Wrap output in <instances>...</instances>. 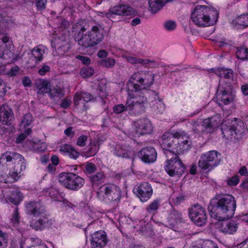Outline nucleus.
I'll return each mask as SVG.
<instances>
[{
  "label": "nucleus",
  "instance_id": "f257e3e1",
  "mask_svg": "<svg viewBox=\"0 0 248 248\" xmlns=\"http://www.w3.org/2000/svg\"><path fill=\"white\" fill-rule=\"evenodd\" d=\"M72 31L76 42L84 48L97 46L104 40L105 35L104 27L99 24L93 25L87 31L86 25L76 23L73 26Z\"/></svg>",
  "mask_w": 248,
  "mask_h": 248
},
{
  "label": "nucleus",
  "instance_id": "f03ea898",
  "mask_svg": "<svg viewBox=\"0 0 248 248\" xmlns=\"http://www.w3.org/2000/svg\"><path fill=\"white\" fill-rule=\"evenodd\" d=\"M211 204L216 217L222 220L232 217L236 209L235 198L229 194L217 195L211 200Z\"/></svg>",
  "mask_w": 248,
  "mask_h": 248
},
{
  "label": "nucleus",
  "instance_id": "7ed1b4c3",
  "mask_svg": "<svg viewBox=\"0 0 248 248\" xmlns=\"http://www.w3.org/2000/svg\"><path fill=\"white\" fill-rule=\"evenodd\" d=\"M217 10L205 5L196 6L191 13L192 21L199 27L209 26L215 24L218 19Z\"/></svg>",
  "mask_w": 248,
  "mask_h": 248
},
{
  "label": "nucleus",
  "instance_id": "20e7f679",
  "mask_svg": "<svg viewBox=\"0 0 248 248\" xmlns=\"http://www.w3.org/2000/svg\"><path fill=\"white\" fill-rule=\"evenodd\" d=\"M174 138L183 140L181 142L178 143L180 147L179 152H182L188 150L190 148L191 141L185 132L184 131H177L172 133L167 132L162 136L161 140L162 148L166 150V152L170 151L169 149L171 148L174 143Z\"/></svg>",
  "mask_w": 248,
  "mask_h": 248
},
{
  "label": "nucleus",
  "instance_id": "39448f33",
  "mask_svg": "<svg viewBox=\"0 0 248 248\" xmlns=\"http://www.w3.org/2000/svg\"><path fill=\"white\" fill-rule=\"evenodd\" d=\"M128 94L130 99H127L126 102V108L129 110L144 111L147 103V98L141 90L128 89Z\"/></svg>",
  "mask_w": 248,
  "mask_h": 248
},
{
  "label": "nucleus",
  "instance_id": "423d86ee",
  "mask_svg": "<svg viewBox=\"0 0 248 248\" xmlns=\"http://www.w3.org/2000/svg\"><path fill=\"white\" fill-rule=\"evenodd\" d=\"M154 74L151 72L140 71L133 74L129 81L133 83V89L142 90L151 87L154 81Z\"/></svg>",
  "mask_w": 248,
  "mask_h": 248
},
{
  "label": "nucleus",
  "instance_id": "0eeeda50",
  "mask_svg": "<svg viewBox=\"0 0 248 248\" xmlns=\"http://www.w3.org/2000/svg\"><path fill=\"white\" fill-rule=\"evenodd\" d=\"M168 157L165 170L170 176L181 175L185 172V166L178 155L168 151L166 152Z\"/></svg>",
  "mask_w": 248,
  "mask_h": 248
},
{
  "label": "nucleus",
  "instance_id": "6e6552de",
  "mask_svg": "<svg viewBox=\"0 0 248 248\" xmlns=\"http://www.w3.org/2000/svg\"><path fill=\"white\" fill-rule=\"evenodd\" d=\"M59 181L66 188L72 190H77L84 184L82 178L72 172L61 173L59 176Z\"/></svg>",
  "mask_w": 248,
  "mask_h": 248
},
{
  "label": "nucleus",
  "instance_id": "1a4fd4ad",
  "mask_svg": "<svg viewBox=\"0 0 248 248\" xmlns=\"http://www.w3.org/2000/svg\"><path fill=\"white\" fill-rule=\"evenodd\" d=\"M218 155L220 156V154L215 150L203 154L199 161L198 166L205 170L217 166L221 160Z\"/></svg>",
  "mask_w": 248,
  "mask_h": 248
},
{
  "label": "nucleus",
  "instance_id": "9d476101",
  "mask_svg": "<svg viewBox=\"0 0 248 248\" xmlns=\"http://www.w3.org/2000/svg\"><path fill=\"white\" fill-rule=\"evenodd\" d=\"M14 45L7 34H0V58L3 59H13L14 57Z\"/></svg>",
  "mask_w": 248,
  "mask_h": 248
},
{
  "label": "nucleus",
  "instance_id": "9b49d317",
  "mask_svg": "<svg viewBox=\"0 0 248 248\" xmlns=\"http://www.w3.org/2000/svg\"><path fill=\"white\" fill-rule=\"evenodd\" d=\"M189 217L197 225L201 226L205 224L207 214L205 209L199 204H195L188 209Z\"/></svg>",
  "mask_w": 248,
  "mask_h": 248
},
{
  "label": "nucleus",
  "instance_id": "f8f14e48",
  "mask_svg": "<svg viewBox=\"0 0 248 248\" xmlns=\"http://www.w3.org/2000/svg\"><path fill=\"white\" fill-rule=\"evenodd\" d=\"M104 192L105 198L109 202L117 203L120 202L121 198V191L116 186L114 185L104 186Z\"/></svg>",
  "mask_w": 248,
  "mask_h": 248
},
{
  "label": "nucleus",
  "instance_id": "ddd939ff",
  "mask_svg": "<svg viewBox=\"0 0 248 248\" xmlns=\"http://www.w3.org/2000/svg\"><path fill=\"white\" fill-rule=\"evenodd\" d=\"M135 134L138 136L148 134L152 130V124L147 119H141L135 122L133 126Z\"/></svg>",
  "mask_w": 248,
  "mask_h": 248
},
{
  "label": "nucleus",
  "instance_id": "4468645a",
  "mask_svg": "<svg viewBox=\"0 0 248 248\" xmlns=\"http://www.w3.org/2000/svg\"><path fill=\"white\" fill-rule=\"evenodd\" d=\"M11 162L15 166H26L24 157L19 154L14 152H6L0 158V162Z\"/></svg>",
  "mask_w": 248,
  "mask_h": 248
},
{
  "label": "nucleus",
  "instance_id": "2eb2a0df",
  "mask_svg": "<svg viewBox=\"0 0 248 248\" xmlns=\"http://www.w3.org/2000/svg\"><path fill=\"white\" fill-rule=\"evenodd\" d=\"M152 194V187L147 182H142L137 188V195L142 202H146L149 200Z\"/></svg>",
  "mask_w": 248,
  "mask_h": 248
},
{
  "label": "nucleus",
  "instance_id": "dca6fc26",
  "mask_svg": "<svg viewBox=\"0 0 248 248\" xmlns=\"http://www.w3.org/2000/svg\"><path fill=\"white\" fill-rule=\"evenodd\" d=\"M234 96L231 92L224 90L223 87L219 84L217 93V99L219 105H228L232 102Z\"/></svg>",
  "mask_w": 248,
  "mask_h": 248
},
{
  "label": "nucleus",
  "instance_id": "f3484780",
  "mask_svg": "<svg viewBox=\"0 0 248 248\" xmlns=\"http://www.w3.org/2000/svg\"><path fill=\"white\" fill-rule=\"evenodd\" d=\"M108 242L107 235L103 231L95 232L92 235L91 245L93 248H103Z\"/></svg>",
  "mask_w": 248,
  "mask_h": 248
},
{
  "label": "nucleus",
  "instance_id": "a211bd4d",
  "mask_svg": "<svg viewBox=\"0 0 248 248\" xmlns=\"http://www.w3.org/2000/svg\"><path fill=\"white\" fill-rule=\"evenodd\" d=\"M238 228V224L233 220H223L218 223V228L225 234H232L235 232Z\"/></svg>",
  "mask_w": 248,
  "mask_h": 248
},
{
  "label": "nucleus",
  "instance_id": "6ab92c4d",
  "mask_svg": "<svg viewBox=\"0 0 248 248\" xmlns=\"http://www.w3.org/2000/svg\"><path fill=\"white\" fill-rule=\"evenodd\" d=\"M56 51L60 56H62L67 53L71 48L68 38L65 36H62L55 41Z\"/></svg>",
  "mask_w": 248,
  "mask_h": 248
},
{
  "label": "nucleus",
  "instance_id": "aec40b11",
  "mask_svg": "<svg viewBox=\"0 0 248 248\" xmlns=\"http://www.w3.org/2000/svg\"><path fill=\"white\" fill-rule=\"evenodd\" d=\"M26 209L28 215L35 217H38L45 214L42 205L39 202H29L26 205Z\"/></svg>",
  "mask_w": 248,
  "mask_h": 248
},
{
  "label": "nucleus",
  "instance_id": "412c9836",
  "mask_svg": "<svg viewBox=\"0 0 248 248\" xmlns=\"http://www.w3.org/2000/svg\"><path fill=\"white\" fill-rule=\"evenodd\" d=\"M13 116L12 110L8 105H3L0 107V122L2 124H10Z\"/></svg>",
  "mask_w": 248,
  "mask_h": 248
},
{
  "label": "nucleus",
  "instance_id": "4be33fe9",
  "mask_svg": "<svg viewBox=\"0 0 248 248\" xmlns=\"http://www.w3.org/2000/svg\"><path fill=\"white\" fill-rule=\"evenodd\" d=\"M139 156L145 162H152L156 159V153L155 149L152 147L145 148L140 151Z\"/></svg>",
  "mask_w": 248,
  "mask_h": 248
},
{
  "label": "nucleus",
  "instance_id": "5701e85b",
  "mask_svg": "<svg viewBox=\"0 0 248 248\" xmlns=\"http://www.w3.org/2000/svg\"><path fill=\"white\" fill-rule=\"evenodd\" d=\"M40 217H41L38 220H33L31 223V227L36 231H42L50 225L49 220L45 214Z\"/></svg>",
  "mask_w": 248,
  "mask_h": 248
},
{
  "label": "nucleus",
  "instance_id": "b1692460",
  "mask_svg": "<svg viewBox=\"0 0 248 248\" xmlns=\"http://www.w3.org/2000/svg\"><path fill=\"white\" fill-rule=\"evenodd\" d=\"M109 12L110 16L111 15L128 16L135 13V11L132 8L125 5L115 6L110 9Z\"/></svg>",
  "mask_w": 248,
  "mask_h": 248
},
{
  "label": "nucleus",
  "instance_id": "393cba45",
  "mask_svg": "<svg viewBox=\"0 0 248 248\" xmlns=\"http://www.w3.org/2000/svg\"><path fill=\"white\" fill-rule=\"evenodd\" d=\"M8 193L7 199L10 202L15 205L18 204L23 200V194L17 188H13L10 189Z\"/></svg>",
  "mask_w": 248,
  "mask_h": 248
},
{
  "label": "nucleus",
  "instance_id": "a878e982",
  "mask_svg": "<svg viewBox=\"0 0 248 248\" xmlns=\"http://www.w3.org/2000/svg\"><path fill=\"white\" fill-rule=\"evenodd\" d=\"M221 121L220 117L218 115L204 119L202 122L204 130H209V131L218 127Z\"/></svg>",
  "mask_w": 248,
  "mask_h": 248
},
{
  "label": "nucleus",
  "instance_id": "bb28decb",
  "mask_svg": "<svg viewBox=\"0 0 248 248\" xmlns=\"http://www.w3.org/2000/svg\"><path fill=\"white\" fill-rule=\"evenodd\" d=\"M38 89L37 95L38 97L41 98L44 96L46 93H48L51 89V84L46 80H40L36 85Z\"/></svg>",
  "mask_w": 248,
  "mask_h": 248
},
{
  "label": "nucleus",
  "instance_id": "cd10ccee",
  "mask_svg": "<svg viewBox=\"0 0 248 248\" xmlns=\"http://www.w3.org/2000/svg\"><path fill=\"white\" fill-rule=\"evenodd\" d=\"M221 130L224 137L228 140L235 138L236 127L234 125H226L223 124Z\"/></svg>",
  "mask_w": 248,
  "mask_h": 248
},
{
  "label": "nucleus",
  "instance_id": "c85d7f7f",
  "mask_svg": "<svg viewBox=\"0 0 248 248\" xmlns=\"http://www.w3.org/2000/svg\"><path fill=\"white\" fill-rule=\"evenodd\" d=\"M99 148V144L98 141H91L88 146L86 151L83 152L82 155L86 157L93 156L95 155Z\"/></svg>",
  "mask_w": 248,
  "mask_h": 248
},
{
  "label": "nucleus",
  "instance_id": "c756f323",
  "mask_svg": "<svg viewBox=\"0 0 248 248\" xmlns=\"http://www.w3.org/2000/svg\"><path fill=\"white\" fill-rule=\"evenodd\" d=\"M173 0H148L149 7L153 13H155L161 9L167 2Z\"/></svg>",
  "mask_w": 248,
  "mask_h": 248
},
{
  "label": "nucleus",
  "instance_id": "7c9ffc66",
  "mask_svg": "<svg viewBox=\"0 0 248 248\" xmlns=\"http://www.w3.org/2000/svg\"><path fill=\"white\" fill-rule=\"evenodd\" d=\"M48 94L50 97L56 102L60 101L64 95L63 90L59 86L51 89Z\"/></svg>",
  "mask_w": 248,
  "mask_h": 248
},
{
  "label": "nucleus",
  "instance_id": "2f4dec72",
  "mask_svg": "<svg viewBox=\"0 0 248 248\" xmlns=\"http://www.w3.org/2000/svg\"><path fill=\"white\" fill-rule=\"evenodd\" d=\"M130 152V147L126 144H118L115 147V154L122 157H128Z\"/></svg>",
  "mask_w": 248,
  "mask_h": 248
},
{
  "label": "nucleus",
  "instance_id": "473e14b6",
  "mask_svg": "<svg viewBox=\"0 0 248 248\" xmlns=\"http://www.w3.org/2000/svg\"><path fill=\"white\" fill-rule=\"evenodd\" d=\"M168 219L170 225L173 226L176 224L180 223L182 221V214L178 211L173 210L169 214Z\"/></svg>",
  "mask_w": 248,
  "mask_h": 248
},
{
  "label": "nucleus",
  "instance_id": "72a5a7b5",
  "mask_svg": "<svg viewBox=\"0 0 248 248\" xmlns=\"http://www.w3.org/2000/svg\"><path fill=\"white\" fill-rule=\"evenodd\" d=\"M83 99L85 102H88L92 99V95L87 93L80 92L77 93L74 97V103L76 106L79 105V101Z\"/></svg>",
  "mask_w": 248,
  "mask_h": 248
},
{
  "label": "nucleus",
  "instance_id": "f704fd0d",
  "mask_svg": "<svg viewBox=\"0 0 248 248\" xmlns=\"http://www.w3.org/2000/svg\"><path fill=\"white\" fill-rule=\"evenodd\" d=\"M31 53L32 55L35 59L36 62H38L42 61L43 59L45 48L43 46H37L32 50Z\"/></svg>",
  "mask_w": 248,
  "mask_h": 248
},
{
  "label": "nucleus",
  "instance_id": "c9c22d12",
  "mask_svg": "<svg viewBox=\"0 0 248 248\" xmlns=\"http://www.w3.org/2000/svg\"><path fill=\"white\" fill-rule=\"evenodd\" d=\"M214 71L215 74L220 77H224L225 78H232L233 75V72L232 70L225 68L217 69L215 71L213 69H211Z\"/></svg>",
  "mask_w": 248,
  "mask_h": 248
},
{
  "label": "nucleus",
  "instance_id": "e433bc0d",
  "mask_svg": "<svg viewBox=\"0 0 248 248\" xmlns=\"http://www.w3.org/2000/svg\"><path fill=\"white\" fill-rule=\"evenodd\" d=\"M160 206V200L156 199L150 203L146 207V210L148 213L155 215L157 213V210Z\"/></svg>",
  "mask_w": 248,
  "mask_h": 248
},
{
  "label": "nucleus",
  "instance_id": "4c0bfd02",
  "mask_svg": "<svg viewBox=\"0 0 248 248\" xmlns=\"http://www.w3.org/2000/svg\"><path fill=\"white\" fill-rule=\"evenodd\" d=\"M126 60L131 64L140 63L143 65H146L149 63H154V61H150L148 59H142L138 58H135L131 56H126Z\"/></svg>",
  "mask_w": 248,
  "mask_h": 248
},
{
  "label": "nucleus",
  "instance_id": "58836bf2",
  "mask_svg": "<svg viewBox=\"0 0 248 248\" xmlns=\"http://www.w3.org/2000/svg\"><path fill=\"white\" fill-rule=\"evenodd\" d=\"M26 168V166H15L14 167V171L10 172L9 175H8V177H9L12 180V182H15L17 180L19 176V174L21 172L24 170Z\"/></svg>",
  "mask_w": 248,
  "mask_h": 248
},
{
  "label": "nucleus",
  "instance_id": "ea45409f",
  "mask_svg": "<svg viewBox=\"0 0 248 248\" xmlns=\"http://www.w3.org/2000/svg\"><path fill=\"white\" fill-rule=\"evenodd\" d=\"M233 24L235 26L246 27L248 26V16L242 15L233 21Z\"/></svg>",
  "mask_w": 248,
  "mask_h": 248
},
{
  "label": "nucleus",
  "instance_id": "a19ab883",
  "mask_svg": "<svg viewBox=\"0 0 248 248\" xmlns=\"http://www.w3.org/2000/svg\"><path fill=\"white\" fill-rule=\"evenodd\" d=\"M153 95L155 101V103L154 105L155 106L156 109H158V111L163 110L165 108V105L163 103L162 100L159 97L158 93L154 92Z\"/></svg>",
  "mask_w": 248,
  "mask_h": 248
},
{
  "label": "nucleus",
  "instance_id": "79ce46f5",
  "mask_svg": "<svg viewBox=\"0 0 248 248\" xmlns=\"http://www.w3.org/2000/svg\"><path fill=\"white\" fill-rule=\"evenodd\" d=\"M236 57L239 59L245 60L248 59V49L241 47L236 51Z\"/></svg>",
  "mask_w": 248,
  "mask_h": 248
},
{
  "label": "nucleus",
  "instance_id": "37998d69",
  "mask_svg": "<svg viewBox=\"0 0 248 248\" xmlns=\"http://www.w3.org/2000/svg\"><path fill=\"white\" fill-rule=\"evenodd\" d=\"M104 179V175L102 173H97L95 175H92L90 177V180L92 182V184L94 185H98L102 183Z\"/></svg>",
  "mask_w": 248,
  "mask_h": 248
},
{
  "label": "nucleus",
  "instance_id": "c03bdc74",
  "mask_svg": "<svg viewBox=\"0 0 248 248\" xmlns=\"http://www.w3.org/2000/svg\"><path fill=\"white\" fill-rule=\"evenodd\" d=\"M94 73V69L91 67H85L80 71V75L84 78L92 76Z\"/></svg>",
  "mask_w": 248,
  "mask_h": 248
},
{
  "label": "nucleus",
  "instance_id": "a18cd8bd",
  "mask_svg": "<svg viewBox=\"0 0 248 248\" xmlns=\"http://www.w3.org/2000/svg\"><path fill=\"white\" fill-rule=\"evenodd\" d=\"M31 144L32 145V149L36 152H42L46 150V147L45 145L37 142H31Z\"/></svg>",
  "mask_w": 248,
  "mask_h": 248
},
{
  "label": "nucleus",
  "instance_id": "49530a36",
  "mask_svg": "<svg viewBox=\"0 0 248 248\" xmlns=\"http://www.w3.org/2000/svg\"><path fill=\"white\" fill-rule=\"evenodd\" d=\"M115 64L114 59L108 58L102 61L101 64L103 66L108 68L113 67Z\"/></svg>",
  "mask_w": 248,
  "mask_h": 248
},
{
  "label": "nucleus",
  "instance_id": "de8ad7c7",
  "mask_svg": "<svg viewBox=\"0 0 248 248\" xmlns=\"http://www.w3.org/2000/svg\"><path fill=\"white\" fill-rule=\"evenodd\" d=\"M32 121L31 115L30 113H27L24 115L21 121V125H23L24 127L29 126L31 124Z\"/></svg>",
  "mask_w": 248,
  "mask_h": 248
},
{
  "label": "nucleus",
  "instance_id": "09e8293b",
  "mask_svg": "<svg viewBox=\"0 0 248 248\" xmlns=\"http://www.w3.org/2000/svg\"><path fill=\"white\" fill-rule=\"evenodd\" d=\"M31 128H27L25 130V133H21L18 135L16 138V142L17 143H21L26 138V136L31 134Z\"/></svg>",
  "mask_w": 248,
  "mask_h": 248
},
{
  "label": "nucleus",
  "instance_id": "8fccbe9b",
  "mask_svg": "<svg viewBox=\"0 0 248 248\" xmlns=\"http://www.w3.org/2000/svg\"><path fill=\"white\" fill-rule=\"evenodd\" d=\"M125 110H128L126 108V105L125 106L123 104H119L114 106L113 107V111L117 114H120L124 112Z\"/></svg>",
  "mask_w": 248,
  "mask_h": 248
},
{
  "label": "nucleus",
  "instance_id": "3c124183",
  "mask_svg": "<svg viewBox=\"0 0 248 248\" xmlns=\"http://www.w3.org/2000/svg\"><path fill=\"white\" fill-rule=\"evenodd\" d=\"M191 124L192 126V130L196 133H199L204 130L203 124H200L196 122H192Z\"/></svg>",
  "mask_w": 248,
  "mask_h": 248
},
{
  "label": "nucleus",
  "instance_id": "603ef678",
  "mask_svg": "<svg viewBox=\"0 0 248 248\" xmlns=\"http://www.w3.org/2000/svg\"><path fill=\"white\" fill-rule=\"evenodd\" d=\"M11 221L14 225L18 224L20 221V217L18 211V208L17 207L14 210Z\"/></svg>",
  "mask_w": 248,
  "mask_h": 248
},
{
  "label": "nucleus",
  "instance_id": "864d4df0",
  "mask_svg": "<svg viewBox=\"0 0 248 248\" xmlns=\"http://www.w3.org/2000/svg\"><path fill=\"white\" fill-rule=\"evenodd\" d=\"M85 170L89 173H93L96 170V167L95 165L91 163H87L85 165Z\"/></svg>",
  "mask_w": 248,
  "mask_h": 248
},
{
  "label": "nucleus",
  "instance_id": "5fc2aeb1",
  "mask_svg": "<svg viewBox=\"0 0 248 248\" xmlns=\"http://www.w3.org/2000/svg\"><path fill=\"white\" fill-rule=\"evenodd\" d=\"M87 140V137L85 135H82L78 138L77 144L79 146L84 147L86 145Z\"/></svg>",
  "mask_w": 248,
  "mask_h": 248
},
{
  "label": "nucleus",
  "instance_id": "6e6d98bb",
  "mask_svg": "<svg viewBox=\"0 0 248 248\" xmlns=\"http://www.w3.org/2000/svg\"><path fill=\"white\" fill-rule=\"evenodd\" d=\"M36 6L38 10L45 9L46 3V0H35Z\"/></svg>",
  "mask_w": 248,
  "mask_h": 248
},
{
  "label": "nucleus",
  "instance_id": "4d7b16f0",
  "mask_svg": "<svg viewBox=\"0 0 248 248\" xmlns=\"http://www.w3.org/2000/svg\"><path fill=\"white\" fill-rule=\"evenodd\" d=\"M239 182L238 176L235 175L228 180V185L231 186H236Z\"/></svg>",
  "mask_w": 248,
  "mask_h": 248
},
{
  "label": "nucleus",
  "instance_id": "13d9d810",
  "mask_svg": "<svg viewBox=\"0 0 248 248\" xmlns=\"http://www.w3.org/2000/svg\"><path fill=\"white\" fill-rule=\"evenodd\" d=\"M19 68L17 66H15L10 69L8 71L7 75L10 77H14L16 76L19 72Z\"/></svg>",
  "mask_w": 248,
  "mask_h": 248
},
{
  "label": "nucleus",
  "instance_id": "bf43d9fd",
  "mask_svg": "<svg viewBox=\"0 0 248 248\" xmlns=\"http://www.w3.org/2000/svg\"><path fill=\"white\" fill-rule=\"evenodd\" d=\"M68 155L71 158L76 159L78 157L79 153L72 147L71 151H70L68 154Z\"/></svg>",
  "mask_w": 248,
  "mask_h": 248
},
{
  "label": "nucleus",
  "instance_id": "052dcab7",
  "mask_svg": "<svg viewBox=\"0 0 248 248\" xmlns=\"http://www.w3.org/2000/svg\"><path fill=\"white\" fill-rule=\"evenodd\" d=\"M72 147L68 144H64L60 147V151L62 153L69 154V152L71 151Z\"/></svg>",
  "mask_w": 248,
  "mask_h": 248
},
{
  "label": "nucleus",
  "instance_id": "680f3d73",
  "mask_svg": "<svg viewBox=\"0 0 248 248\" xmlns=\"http://www.w3.org/2000/svg\"><path fill=\"white\" fill-rule=\"evenodd\" d=\"M50 69V68L49 66L44 65L39 70L38 73L39 75L43 76L45 75L46 72H49Z\"/></svg>",
  "mask_w": 248,
  "mask_h": 248
},
{
  "label": "nucleus",
  "instance_id": "e2e57ef3",
  "mask_svg": "<svg viewBox=\"0 0 248 248\" xmlns=\"http://www.w3.org/2000/svg\"><path fill=\"white\" fill-rule=\"evenodd\" d=\"M77 58L80 60L83 63L85 64H89L91 62V59L88 57L82 56H77Z\"/></svg>",
  "mask_w": 248,
  "mask_h": 248
},
{
  "label": "nucleus",
  "instance_id": "0e129e2a",
  "mask_svg": "<svg viewBox=\"0 0 248 248\" xmlns=\"http://www.w3.org/2000/svg\"><path fill=\"white\" fill-rule=\"evenodd\" d=\"M165 26L167 29L171 30L175 28L176 24L174 21H169L166 22Z\"/></svg>",
  "mask_w": 248,
  "mask_h": 248
},
{
  "label": "nucleus",
  "instance_id": "69168bd1",
  "mask_svg": "<svg viewBox=\"0 0 248 248\" xmlns=\"http://www.w3.org/2000/svg\"><path fill=\"white\" fill-rule=\"evenodd\" d=\"M204 248H218V247L212 241H207L204 243Z\"/></svg>",
  "mask_w": 248,
  "mask_h": 248
},
{
  "label": "nucleus",
  "instance_id": "338daca9",
  "mask_svg": "<svg viewBox=\"0 0 248 248\" xmlns=\"http://www.w3.org/2000/svg\"><path fill=\"white\" fill-rule=\"evenodd\" d=\"M22 82L25 87H29L31 85V80L28 77H24L22 80Z\"/></svg>",
  "mask_w": 248,
  "mask_h": 248
},
{
  "label": "nucleus",
  "instance_id": "774afa93",
  "mask_svg": "<svg viewBox=\"0 0 248 248\" xmlns=\"http://www.w3.org/2000/svg\"><path fill=\"white\" fill-rule=\"evenodd\" d=\"M71 103V101L70 100L65 98L62 101L61 106L64 108H66L70 105Z\"/></svg>",
  "mask_w": 248,
  "mask_h": 248
}]
</instances>
